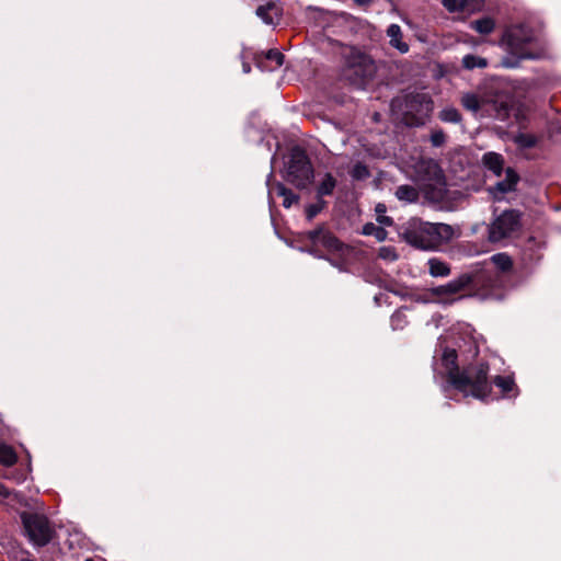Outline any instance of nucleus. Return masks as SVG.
<instances>
[{
	"label": "nucleus",
	"mask_w": 561,
	"mask_h": 561,
	"mask_svg": "<svg viewBox=\"0 0 561 561\" xmlns=\"http://www.w3.org/2000/svg\"><path fill=\"white\" fill-rule=\"evenodd\" d=\"M273 176V173H270L268 179ZM268 185V194L270 196L277 195L283 197V206L285 208H289L293 204L297 203L299 197L291 190L287 188L283 183L275 182L274 184H270V180H267Z\"/></svg>",
	"instance_id": "14"
},
{
	"label": "nucleus",
	"mask_w": 561,
	"mask_h": 561,
	"mask_svg": "<svg viewBox=\"0 0 561 561\" xmlns=\"http://www.w3.org/2000/svg\"><path fill=\"white\" fill-rule=\"evenodd\" d=\"M518 180V174L513 169L507 168L505 171V179L499 181L493 187L490 188V192L494 195L495 198H500L499 195L515 191Z\"/></svg>",
	"instance_id": "15"
},
{
	"label": "nucleus",
	"mask_w": 561,
	"mask_h": 561,
	"mask_svg": "<svg viewBox=\"0 0 561 561\" xmlns=\"http://www.w3.org/2000/svg\"><path fill=\"white\" fill-rule=\"evenodd\" d=\"M329 250V255H330V259L331 257H335V256H344L346 253H348L351 250H353L354 248H342V247H339V248H327Z\"/></svg>",
	"instance_id": "38"
},
{
	"label": "nucleus",
	"mask_w": 561,
	"mask_h": 561,
	"mask_svg": "<svg viewBox=\"0 0 561 561\" xmlns=\"http://www.w3.org/2000/svg\"><path fill=\"white\" fill-rule=\"evenodd\" d=\"M257 67L261 69H266V67L263 65V61H257Z\"/></svg>",
	"instance_id": "43"
},
{
	"label": "nucleus",
	"mask_w": 561,
	"mask_h": 561,
	"mask_svg": "<svg viewBox=\"0 0 561 561\" xmlns=\"http://www.w3.org/2000/svg\"><path fill=\"white\" fill-rule=\"evenodd\" d=\"M442 365L447 374L448 382L465 397L471 396L479 400H486L491 393V382L488 378L489 365L477 362L459 369L457 353L453 348H445L442 354Z\"/></svg>",
	"instance_id": "1"
},
{
	"label": "nucleus",
	"mask_w": 561,
	"mask_h": 561,
	"mask_svg": "<svg viewBox=\"0 0 561 561\" xmlns=\"http://www.w3.org/2000/svg\"><path fill=\"white\" fill-rule=\"evenodd\" d=\"M402 107L405 124L419 126L433 111V102L425 93H411L404 96Z\"/></svg>",
	"instance_id": "9"
},
{
	"label": "nucleus",
	"mask_w": 561,
	"mask_h": 561,
	"mask_svg": "<svg viewBox=\"0 0 561 561\" xmlns=\"http://www.w3.org/2000/svg\"><path fill=\"white\" fill-rule=\"evenodd\" d=\"M282 10L274 1H268L264 5H260L256 9V15L265 23V24H275L280 16Z\"/></svg>",
	"instance_id": "16"
},
{
	"label": "nucleus",
	"mask_w": 561,
	"mask_h": 561,
	"mask_svg": "<svg viewBox=\"0 0 561 561\" xmlns=\"http://www.w3.org/2000/svg\"><path fill=\"white\" fill-rule=\"evenodd\" d=\"M317 202L313 203V204H310L307 208H306V216H307V219L308 220H311L312 218H314L327 205V203L320 198V197H317Z\"/></svg>",
	"instance_id": "32"
},
{
	"label": "nucleus",
	"mask_w": 561,
	"mask_h": 561,
	"mask_svg": "<svg viewBox=\"0 0 561 561\" xmlns=\"http://www.w3.org/2000/svg\"><path fill=\"white\" fill-rule=\"evenodd\" d=\"M462 66L466 69L485 68L488 66V61L485 58L479 56L466 55L462 58Z\"/></svg>",
	"instance_id": "26"
},
{
	"label": "nucleus",
	"mask_w": 561,
	"mask_h": 561,
	"mask_svg": "<svg viewBox=\"0 0 561 561\" xmlns=\"http://www.w3.org/2000/svg\"><path fill=\"white\" fill-rule=\"evenodd\" d=\"M20 517L24 534L34 546L44 547L50 542L55 535V529L45 515L23 512Z\"/></svg>",
	"instance_id": "8"
},
{
	"label": "nucleus",
	"mask_w": 561,
	"mask_h": 561,
	"mask_svg": "<svg viewBox=\"0 0 561 561\" xmlns=\"http://www.w3.org/2000/svg\"><path fill=\"white\" fill-rule=\"evenodd\" d=\"M495 26L494 21L491 18H482L471 22V27L480 34H490L493 32Z\"/></svg>",
	"instance_id": "24"
},
{
	"label": "nucleus",
	"mask_w": 561,
	"mask_h": 561,
	"mask_svg": "<svg viewBox=\"0 0 561 561\" xmlns=\"http://www.w3.org/2000/svg\"><path fill=\"white\" fill-rule=\"evenodd\" d=\"M363 234L374 237L377 242H382L387 238L385 228L374 222H368L363 227Z\"/></svg>",
	"instance_id": "23"
},
{
	"label": "nucleus",
	"mask_w": 561,
	"mask_h": 561,
	"mask_svg": "<svg viewBox=\"0 0 561 561\" xmlns=\"http://www.w3.org/2000/svg\"><path fill=\"white\" fill-rule=\"evenodd\" d=\"M357 3L366 4L369 3L371 0H355Z\"/></svg>",
	"instance_id": "42"
},
{
	"label": "nucleus",
	"mask_w": 561,
	"mask_h": 561,
	"mask_svg": "<svg viewBox=\"0 0 561 561\" xmlns=\"http://www.w3.org/2000/svg\"><path fill=\"white\" fill-rule=\"evenodd\" d=\"M378 256L382 260L392 262L398 259V254L394 251V248H380Z\"/></svg>",
	"instance_id": "36"
},
{
	"label": "nucleus",
	"mask_w": 561,
	"mask_h": 561,
	"mask_svg": "<svg viewBox=\"0 0 561 561\" xmlns=\"http://www.w3.org/2000/svg\"><path fill=\"white\" fill-rule=\"evenodd\" d=\"M265 58L266 60L275 64L274 68L280 67L284 62V55L276 49H270L266 53Z\"/></svg>",
	"instance_id": "33"
},
{
	"label": "nucleus",
	"mask_w": 561,
	"mask_h": 561,
	"mask_svg": "<svg viewBox=\"0 0 561 561\" xmlns=\"http://www.w3.org/2000/svg\"><path fill=\"white\" fill-rule=\"evenodd\" d=\"M391 328L392 330H402L407 324H408V319H407V316H405V312L404 310H397L392 316H391Z\"/></svg>",
	"instance_id": "29"
},
{
	"label": "nucleus",
	"mask_w": 561,
	"mask_h": 561,
	"mask_svg": "<svg viewBox=\"0 0 561 561\" xmlns=\"http://www.w3.org/2000/svg\"><path fill=\"white\" fill-rule=\"evenodd\" d=\"M336 186V180L331 173H325L324 178L317 186V197L331 195Z\"/></svg>",
	"instance_id": "21"
},
{
	"label": "nucleus",
	"mask_w": 561,
	"mask_h": 561,
	"mask_svg": "<svg viewBox=\"0 0 561 561\" xmlns=\"http://www.w3.org/2000/svg\"><path fill=\"white\" fill-rule=\"evenodd\" d=\"M483 164L496 175H501L503 170V158L495 152H488L482 158Z\"/></svg>",
	"instance_id": "20"
},
{
	"label": "nucleus",
	"mask_w": 561,
	"mask_h": 561,
	"mask_svg": "<svg viewBox=\"0 0 561 561\" xmlns=\"http://www.w3.org/2000/svg\"><path fill=\"white\" fill-rule=\"evenodd\" d=\"M343 58L342 76L351 84L363 88L374 78L377 66L369 55L355 47H346L343 50Z\"/></svg>",
	"instance_id": "5"
},
{
	"label": "nucleus",
	"mask_w": 561,
	"mask_h": 561,
	"mask_svg": "<svg viewBox=\"0 0 561 561\" xmlns=\"http://www.w3.org/2000/svg\"><path fill=\"white\" fill-rule=\"evenodd\" d=\"M386 206L383 204H378L376 206V213L378 214V222L383 226H391L393 224L392 218L385 216Z\"/></svg>",
	"instance_id": "34"
},
{
	"label": "nucleus",
	"mask_w": 561,
	"mask_h": 561,
	"mask_svg": "<svg viewBox=\"0 0 561 561\" xmlns=\"http://www.w3.org/2000/svg\"><path fill=\"white\" fill-rule=\"evenodd\" d=\"M84 561H94V560H93V559H91V558H88V559H85Z\"/></svg>",
	"instance_id": "46"
},
{
	"label": "nucleus",
	"mask_w": 561,
	"mask_h": 561,
	"mask_svg": "<svg viewBox=\"0 0 561 561\" xmlns=\"http://www.w3.org/2000/svg\"><path fill=\"white\" fill-rule=\"evenodd\" d=\"M422 249H423V250H430L431 248L424 247V248H422Z\"/></svg>",
	"instance_id": "47"
},
{
	"label": "nucleus",
	"mask_w": 561,
	"mask_h": 561,
	"mask_svg": "<svg viewBox=\"0 0 561 561\" xmlns=\"http://www.w3.org/2000/svg\"><path fill=\"white\" fill-rule=\"evenodd\" d=\"M301 250H304L305 248H300ZM309 250V253L314 255V256H322V250L323 248H316V247H312V248H307Z\"/></svg>",
	"instance_id": "39"
},
{
	"label": "nucleus",
	"mask_w": 561,
	"mask_h": 561,
	"mask_svg": "<svg viewBox=\"0 0 561 561\" xmlns=\"http://www.w3.org/2000/svg\"><path fill=\"white\" fill-rule=\"evenodd\" d=\"M3 490H4V486L2 484H0V494L2 493Z\"/></svg>",
	"instance_id": "45"
},
{
	"label": "nucleus",
	"mask_w": 561,
	"mask_h": 561,
	"mask_svg": "<svg viewBox=\"0 0 561 561\" xmlns=\"http://www.w3.org/2000/svg\"><path fill=\"white\" fill-rule=\"evenodd\" d=\"M242 70H243V72H244V73H249V72L251 71V66H250V64H249V62H247V61H243V64H242Z\"/></svg>",
	"instance_id": "40"
},
{
	"label": "nucleus",
	"mask_w": 561,
	"mask_h": 561,
	"mask_svg": "<svg viewBox=\"0 0 561 561\" xmlns=\"http://www.w3.org/2000/svg\"><path fill=\"white\" fill-rule=\"evenodd\" d=\"M420 193V188L404 184L397 187L394 195L399 201L416 203L419 201Z\"/></svg>",
	"instance_id": "19"
},
{
	"label": "nucleus",
	"mask_w": 561,
	"mask_h": 561,
	"mask_svg": "<svg viewBox=\"0 0 561 561\" xmlns=\"http://www.w3.org/2000/svg\"><path fill=\"white\" fill-rule=\"evenodd\" d=\"M410 245H433L434 242H449L456 236L454 227L447 224H432L420 218H411L402 231Z\"/></svg>",
	"instance_id": "4"
},
{
	"label": "nucleus",
	"mask_w": 561,
	"mask_h": 561,
	"mask_svg": "<svg viewBox=\"0 0 561 561\" xmlns=\"http://www.w3.org/2000/svg\"><path fill=\"white\" fill-rule=\"evenodd\" d=\"M16 462V454L12 447L0 444V463L3 466H12Z\"/></svg>",
	"instance_id": "25"
},
{
	"label": "nucleus",
	"mask_w": 561,
	"mask_h": 561,
	"mask_svg": "<svg viewBox=\"0 0 561 561\" xmlns=\"http://www.w3.org/2000/svg\"><path fill=\"white\" fill-rule=\"evenodd\" d=\"M308 239L312 245H340L334 236H332L331 232L324 227H319L312 231H309Z\"/></svg>",
	"instance_id": "17"
},
{
	"label": "nucleus",
	"mask_w": 561,
	"mask_h": 561,
	"mask_svg": "<svg viewBox=\"0 0 561 561\" xmlns=\"http://www.w3.org/2000/svg\"><path fill=\"white\" fill-rule=\"evenodd\" d=\"M537 38L534 31L526 25H514L505 30L502 45L518 60L538 59L541 53L536 48Z\"/></svg>",
	"instance_id": "6"
},
{
	"label": "nucleus",
	"mask_w": 561,
	"mask_h": 561,
	"mask_svg": "<svg viewBox=\"0 0 561 561\" xmlns=\"http://www.w3.org/2000/svg\"><path fill=\"white\" fill-rule=\"evenodd\" d=\"M461 105L473 114L505 121L511 111V96L494 84L478 92H467L461 95Z\"/></svg>",
	"instance_id": "3"
},
{
	"label": "nucleus",
	"mask_w": 561,
	"mask_h": 561,
	"mask_svg": "<svg viewBox=\"0 0 561 561\" xmlns=\"http://www.w3.org/2000/svg\"><path fill=\"white\" fill-rule=\"evenodd\" d=\"M442 2L449 12L465 11L469 7L468 0H443Z\"/></svg>",
	"instance_id": "31"
},
{
	"label": "nucleus",
	"mask_w": 561,
	"mask_h": 561,
	"mask_svg": "<svg viewBox=\"0 0 561 561\" xmlns=\"http://www.w3.org/2000/svg\"><path fill=\"white\" fill-rule=\"evenodd\" d=\"M20 561H35V560H32V559H28V558H23Z\"/></svg>",
	"instance_id": "44"
},
{
	"label": "nucleus",
	"mask_w": 561,
	"mask_h": 561,
	"mask_svg": "<svg viewBox=\"0 0 561 561\" xmlns=\"http://www.w3.org/2000/svg\"><path fill=\"white\" fill-rule=\"evenodd\" d=\"M369 175H370V172H369L367 165L362 162L355 163L351 170V176L357 181L365 180V179L369 178Z\"/></svg>",
	"instance_id": "30"
},
{
	"label": "nucleus",
	"mask_w": 561,
	"mask_h": 561,
	"mask_svg": "<svg viewBox=\"0 0 561 561\" xmlns=\"http://www.w3.org/2000/svg\"><path fill=\"white\" fill-rule=\"evenodd\" d=\"M428 267L430 274L434 277L447 276L450 273L448 265L438 259L428 260Z\"/></svg>",
	"instance_id": "22"
},
{
	"label": "nucleus",
	"mask_w": 561,
	"mask_h": 561,
	"mask_svg": "<svg viewBox=\"0 0 561 561\" xmlns=\"http://www.w3.org/2000/svg\"><path fill=\"white\" fill-rule=\"evenodd\" d=\"M286 181L297 188L308 187L313 179V168L306 151L300 147H294L286 163Z\"/></svg>",
	"instance_id": "7"
},
{
	"label": "nucleus",
	"mask_w": 561,
	"mask_h": 561,
	"mask_svg": "<svg viewBox=\"0 0 561 561\" xmlns=\"http://www.w3.org/2000/svg\"><path fill=\"white\" fill-rule=\"evenodd\" d=\"M419 188L425 201L428 202L430 204H440L445 202L447 198L448 190L445 175L430 183L423 184Z\"/></svg>",
	"instance_id": "13"
},
{
	"label": "nucleus",
	"mask_w": 561,
	"mask_h": 561,
	"mask_svg": "<svg viewBox=\"0 0 561 561\" xmlns=\"http://www.w3.org/2000/svg\"><path fill=\"white\" fill-rule=\"evenodd\" d=\"M504 65L507 66V67H516L517 62H510L507 60H504Z\"/></svg>",
	"instance_id": "41"
},
{
	"label": "nucleus",
	"mask_w": 561,
	"mask_h": 561,
	"mask_svg": "<svg viewBox=\"0 0 561 561\" xmlns=\"http://www.w3.org/2000/svg\"><path fill=\"white\" fill-rule=\"evenodd\" d=\"M443 175L442 168L433 159H422L414 167V181L419 187Z\"/></svg>",
	"instance_id": "12"
},
{
	"label": "nucleus",
	"mask_w": 561,
	"mask_h": 561,
	"mask_svg": "<svg viewBox=\"0 0 561 561\" xmlns=\"http://www.w3.org/2000/svg\"><path fill=\"white\" fill-rule=\"evenodd\" d=\"M504 279L500 275H493L488 270H471L461 274L458 278L435 289L439 295H454L463 289H470L482 299H503Z\"/></svg>",
	"instance_id": "2"
},
{
	"label": "nucleus",
	"mask_w": 561,
	"mask_h": 561,
	"mask_svg": "<svg viewBox=\"0 0 561 561\" xmlns=\"http://www.w3.org/2000/svg\"><path fill=\"white\" fill-rule=\"evenodd\" d=\"M493 382L503 393H510L515 387L514 380L508 376H496Z\"/></svg>",
	"instance_id": "28"
},
{
	"label": "nucleus",
	"mask_w": 561,
	"mask_h": 561,
	"mask_svg": "<svg viewBox=\"0 0 561 561\" xmlns=\"http://www.w3.org/2000/svg\"><path fill=\"white\" fill-rule=\"evenodd\" d=\"M513 267V261L506 253H497L490 257L489 261L477 263L473 265V270H488L493 275H500L504 279V286L502 287L503 298L505 297L510 288V278L507 273Z\"/></svg>",
	"instance_id": "11"
},
{
	"label": "nucleus",
	"mask_w": 561,
	"mask_h": 561,
	"mask_svg": "<svg viewBox=\"0 0 561 561\" xmlns=\"http://www.w3.org/2000/svg\"><path fill=\"white\" fill-rule=\"evenodd\" d=\"M520 228V216L517 210L503 211L489 228V240L493 243L512 237Z\"/></svg>",
	"instance_id": "10"
},
{
	"label": "nucleus",
	"mask_w": 561,
	"mask_h": 561,
	"mask_svg": "<svg viewBox=\"0 0 561 561\" xmlns=\"http://www.w3.org/2000/svg\"><path fill=\"white\" fill-rule=\"evenodd\" d=\"M387 36L391 47L398 49L401 54L409 51V45L403 41V34L398 24H390L388 26Z\"/></svg>",
	"instance_id": "18"
},
{
	"label": "nucleus",
	"mask_w": 561,
	"mask_h": 561,
	"mask_svg": "<svg viewBox=\"0 0 561 561\" xmlns=\"http://www.w3.org/2000/svg\"><path fill=\"white\" fill-rule=\"evenodd\" d=\"M446 136L443 130H435L431 135V142L434 147H440L445 144Z\"/></svg>",
	"instance_id": "37"
},
{
	"label": "nucleus",
	"mask_w": 561,
	"mask_h": 561,
	"mask_svg": "<svg viewBox=\"0 0 561 561\" xmlns=\"http://www.w3.org/2000/svg\"><path fill=\"white\" fill-rule=\"evenodd\" d=\"M517 142L524 148H533L537 144V138L530 134H522L518 136Z\"/></svg>",
	"instance_id": "35"
},
{
	"label": "nucleus",
	"mask_w": 561,
	"mask_h": 561,
	"mask_svg": "<svg viewBox=\"0 0 561 561\" xmlns=\"http://www.w3.org/2000/svg\"><path fill=\"white\" fill-rule=\"evenodd\" d=\"M439 118L446 123L457 124L461 122V114L455 107H446L440 111Z\"/></svg>",
	"instance_id": "27"
}]
</instances>
